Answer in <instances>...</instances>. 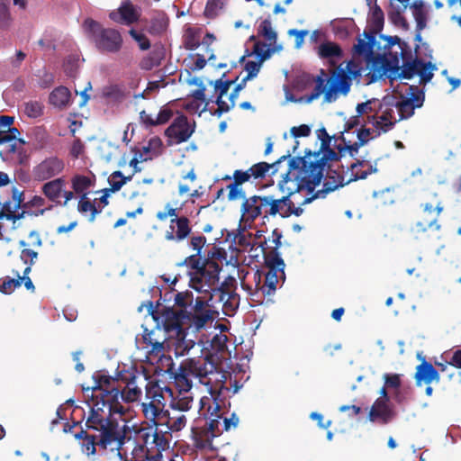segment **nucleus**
<instances>
[{
  "mask_svg": "<svg viewBox=\"0 0 461 461\" xmlns=\"http://www.w3.org/2000/svg\"><path fill=\"white\" fill-rule=\"evenodd\" d=\"M95 384L84 389L89 414L86 429L74 433L80 450L90 456H102L107 451H117L122 458L121 449L126 441V425H120L114 414L123 415L125 407L119 401L120 386L118 378L97 373L94 375Z\"/></svg>",
  "mask_w": 461,
  "mask_h": 461,
  "instance_id": "f257e3e1",
  "label": "nucleus"
},
{
  "mask_svg": "<svg viewBox=\"0 0 461 461\" xmlns=\"http://www.w3.org/2000/svg\"><path fill=\"white\" fill-rule=\"evenodd\" d=\"M189 237L188 244L195 253L186 257L177 266L186 267L190 287L201 289L203 283L209 285L220 279L222 262L227 260V251L223 248L212 246L203 255L206 237L203 234Z\"/></svg>",
  "mask_w": 461,
  "mask_h": 461,
  "instance_id": "f03ea898",
  "label": "nucleus"
},
{
  "mask_svg": "<svg viewBox=\"0 0 461 461\" xmlns=\"http://www.w3.org/2000/svg\"><path fill=\"white\" fill-rule=\"evenodd\" d=\"M331 137L321 139L319 150H305L304 156H297L289 159L288 166L301 173L304 183L317 186L321 184L323 174L330 170L334 162L339 161L348 154L343 142L335 144L337 151L330 148Z\"/></svg>",
  "mask_w": 461,
  "mask_h": 461,
  "instance_id": "7ed1b4c3",
  "label": "nucleus"
},
{
  "mask_svg": "<svg viewBox=\"0 0 461 461\" xmlns=\"http://www.w3.org/2000/svg\"><path fill=\"white\" fill-rule=\"evenodd\" d=\"M212 376L225 379L226 373L219 371L212 355L206 354L204 357L185 359L174 378L176 387L184 391H190L193 387V378L197 379L201 384L208 386L210 393L212 394Z\"/></svg>",
  "mask_w": 461,
  "mask_h": 461,
  "instance_id": "20e7f679",
  "label": "nucleus"
},
{
  "mask_svg": "<svg viewBox=\"0 0 461 461\" xmlns=\"http://www.w3.org/2000/svg\"><path fill=\"white\" fill-rule=\"evenodd\" d=\"M300 176L301 173L299 171L291 169V167H289L288 171L278 183L279 188L283 192H286V194L280 198H275L272 195L271 207H269L271 216L279 214L283 218H287L291 215L300 216L303 214L302 205H295L299 202L295 196L303 190L312 193L316 186L304 183Z\"/></svg>",
  "mask_w": 461,
  "mask_h": 461,
  "instance_id": "39448f33",
  "label": "nucleus"
},
{
  "mask_svg": "<svg viewBox=\"0 0 461 461\" xmlns=\"http://www.w3.org/2000/svg\"><path fill=\"white\" fill-rule=\"evenodd\" d=\"M95 49L104 54H116L123 46L122 33L114 28H104L100 23L87 18L83 24Z\"/></svg>",
  "mask_w": 461,
  "mask_h": 461,
  "instance_id": "423d86ee",
  "label": "nucleus"
},
{
  "mask_svg": "<svg viewBox=\"0 0 461 461\" xmlns=\"http://www.w3.org/2000/svg\"><path fill=\"white\" fill-rule=\"evenodd\" d=\"M272 168H275V164L262 161L252 165L247 170L236 169L233 171L232 176L225 175L222 180L231 181L226 186V190H228V200L238 201L244 199L246 192L243 188V185L247 182L263 180Z\"/></svg>",
  "mask_w": 461,
  "mask_h": 461,
  "instance_id": "0eeeda50",
  "label": "nucleus"
},
{
  "mask_svg": "<svg viewBox=\"0 0 461 461\" xmlns=\"http://www.w3.org/2000/svg\"><path fill=\"white\" fill-rule=\"evenodd\" d=\"M145 391V401L141 403L143 415L154 425H158L157 419L165 416L164 408L173 395V389L161 386L157 381H149L146 383Z\"/></svg>",
  "mask_w": 461,
  "mask_h": 461,
  "instance_id": "6e6552de",
  "label": "nucleus"
},
{
  "mask_svg": "<svg viewBox=\"0 0 461 461\" xmlns=\"http://www.w3.org/2000/svg\"><path fill=\"white\" fill-rule=\"evenodd\" d=\"M361 64L354 59L347 63L346 68H338L331 72L328 80L329 88L325 93V102L331 103L338 98V95H347L352 85V80L359 81L362 77Z\"/></svg>",
  "mask_w": 461,
  "mask_h": 461,
  "instance_id": "1a4fd4ad",
  "label": "nucleus"
},
{
  "mask_svg": "<svg viewBox=\"0 0 461 461\" xmlns=\"http://www.w3.org/2000/svg\"><path fill=\"white\" fill-rule=\"evenodd\" d=\"M159 425L140 428L137 431V441L148 461H159L162 451L169 447V431L158 430Z\"/></svg>",
  "mask_w": 461,
  "mask_h": 461,
  "instance_id": "9d476101",
  "label": "nucleus"
},
{
  "mask_svg": "<svg viewBox=\"0 0 461 461\" xmlns=\"http://www.w3.org/2000/svg\"><path fill=\"white\" fill-rule=\"evenodd\" d=\"M267 267L266 274L257 271L254 276L256 284V294L261 293L263 296L271 295L276 290L279 279L285 280V262L277 253L267 254L265 256Z\"/></svg>",
  "mask_w": 461,
  "mask_h": 461,
  "instance_id": "9b49d317",
  "label": "nucleus"
},
{
  "mask_svg": "<svg viewBox=\"0 0 461 461\" xmlns=\"http://www.w3.org/2000/svg\"><path fill=\"white\" fill-rule=\"evenodd\" d=\"M366 62L370 70L367 73L370 82H375L382 78L387 72L393 76L400 70L399 56L396 51L394 54L390 53V59L381 54H373L366 58Z\"/></svg>",
  "mask_w": 461,
  "mask_h": 461,
  "instance_id": "f8f14e48",
  "label": "nucleus"
},
{
  "mask_svg": "<svg viewBox=\"0 0 461 461\" xmlns=\"http://www.w3.org/2000/svg\"><path fill=\"white\" fill-rule=\"evenodd\" d=\"M420 207L422 208V211L420 212V219L415 225L411 228V233L416 239L429 229L435 230H438L440 229L438 218L443 211V205L440 201H436L435 203H424Z\"/></svg>",
  "mask_w": 461,
  "mask_h": 461,
  "instance_id": "ddd939ff",
  "label": "nucleus"
},
{
  "mask_svg": "<svg viewBox=\"0 0 461 461\" xmlns=\"http://www.w3.org/2000/svg\"><path fill=\"white\" fill-rule=\"evenodd\" d=\"M437 69L436 66L431 62H424L422 59L415 57L413 60L402 63L398 73L393 76L388 75L392 80L396 78L411 79L418 75L421 83H428L433 77V70Z\"/></svg>",
  "mask_w": 461,
  "mask_h": 461,
  "instance_id": "4468645a",
  "label": "nucleus"
},
{
  "mask_svg": "<svg viewBox=\"0 0 461 461\" xmlns=\"http://www.w3.org/2000/svg\"><path fill=\"white\" fill-rule=\"evenodd\" d=\"M194 122L191 124L185 114L178 113L164 131L167 145L171 147L187 141L194 132Z\"/></svg>",
  "mask_w": 461,
  "mask_h": 461,
  "instance_id": "2eb2a0df",
  "label": "nucleus"
},
{
  "mask_svg": "<svg viewBox=\"0 0 461 461\" xmlns=\"http://www.w3.org/2000/svg\"><path fill=\"white\" fill-rule=\"evenodd\" d=\"M272 195L245 196L240 207L242 217L246 221H254L258 217L267 218L270 215Z\"/></svg>",
  "mask_w": 461,
  "mask_h": 461,
  "instance_id": "dca6fc26",
  "label": "nucleus"
},
{
  "mask_svg": "<svg viewBox=\"0 0 461 461\" xmlns=\"http://www.w3.org/2000/svg\"><path fill=\"white\" fill-rule=\"evenodd\" d=\"M200 405L201 414L208 420L203 428L213 434L214 438L217 437L222 431L220 429V420L222 419L221 404L217 402L216 398L211 399L204 396L201 398Z\"/></svg>",
  "mask_w": 461,
  "mask_h": 461,
  "instance_id": "f3484780",
  "label": "nucleus"
},
{
  "mask_svg": "<svg viewBox=\"0 0 461 461\" xmlns=\"http://www.w3.org/2000/svg\"><path fill=\"white\" fill-rule=\"evenodd\" d=\"M64 168L63 159L57 156H50L35 165L32 175L35 181L47 182L59 176L64 171Z\"/></svg>",
  "mask_w": 461,
  "mask_h": 461,
  "instance_id": "a211bd4d",
  "label": "nucleus"
},
{
  "mask_svg": "<svg viewBox=\"0 0 461 461\" xmlns=\"http://www.w3.org/2000/svg\"><path fill=\"white\" fill-rule=\"evenodd\" d=\"M267 44L262 41H256L253 46V54H255L258 58V61H251L249 60L245 64V70L248 72V75L244 77L245 80H249L255 77L261 68V65L264 61L268 59L272 54L275 52V49L273 48H266Z\"/></svg>",
  "mask_w": 461,
  "mask_h": 461,
  "instance_id": "6ab92c4d",
  "label": "nucleus"
},
{
  "mask_svg": "<svg viewBox=\"0 0 461 461\" xmlns=\"http://www.w3.org/2000/svg\"><path fill=\"white\" fill-rule=\"evenodd\" d=\"M192 234L191 221L186 216L171 218L169 230L165 234V239L176 243L182 242Z\"/></svg>",
  "mask_w": 461,
  "mask_h": 461,
  "instance_id": "aec40b11",
  "label": "nucleus"
},
{
  "mask_svg": "<svg viewBox=\"0 0 461 461\" xmlns=\"http://www.w3.org/2000/svg\"><path fill=\"white\" fill-rule=\"evenodd\" d=\"M142 339L143 343L150 347V349L148 351L149 357L160 358L164 356V344L167 338L161 329L155 328L151 330L145 329L142 334Z\"/></svg>",
  "mask_w": 461,
  "mask_h": 461,
  "instance_id": "412c9836",
  "label": "nucleus"
},
{
  "mask_svg": "<svg viewBox=\"0 0 461 461\" xmlns=\"http://www.w3.org/2000/svg\"><path fill=\"white\" fill-rule=\"evenodd\" d=\"M395 416L396 411L391 402L375 400L370 408L368 420L374 423L385 425L391 422Z\"/></svg>",
  "mask_w": 461,
  "mask_h": 461,
  "instance_id": "4be33fe9",
  "label": "nucleus"
},
{
  "mask_svg": "<svg viewBox=\"0 0 461 461\" xmlns=\"http://www.w3.org/2000/svg\"><path fill=\"white\" fill-rule=\"evenodd\" d=\"M348 171L350 172V176L347 181L344 180L345 184L360 179H366L369 175L376 173V163L372 164L368 160L355 158V162L347 167V172Z\"/></svg>",
  "mask_w": 461,
  "mask_h": 461,
  "instance_id": "5701e85b",
  "label": "nucleus"
},
{
  "mask_svg": "<svg viewBox=\"0 0 461 461\" xmlns=\"http://www.w3.org/2000/svg\"><path fill=\"white\" fill-rule=\"evenodd\" d=\"M372 130L369 128H361L357 130V140L355 142H351V140H348L346 137L344 136V132H341L340 136L339 138H335V142L338 140H340L346 145L347 152L351 158H355L357 154L358 153V150L361 147L366 145L371 139L374 137H371Z\"/></svg>",
  "mask_w": 461,
  "mask_h": 461,
  "instance_id": "b1692460",
  "label": "nucleus"
},
{
  "mask_svg": "<svg viewBox=\"0 0 461 461\" xmlns=\"http://www.w3.org/2000/svg\"><path fill=\"white\" fill-rule=\"evenodd\" d=\"M344 185L345 183L343 176L339 174H337V177L328 176L323 184L322 189L310 193L312 194L311 196L305 197L303 201L297 202V203L300 205H304L312 203L315 199L324 198L329 193L333 192L334 190L340 186H343Z\"/></svg>",
  "mask_w": 461,
  "mask_h": 461,
  "instance_id": "393cba45",
  "label": "nucleus"
},
{
  "mask_svg": "<svg viewBox=\"0 0 461 461\" xmlns=\"http://www.w3.org/2000/svg\"><path fill=\"white\" fill-rule=\"evenodd\" d=\"M66 179L64 177H56L47 181L41 187V193L50 202L56 205L61 204L62 192L66 187Z\"/></svg>",
  "mask_w": 461,
  "mask_h": 461,
  "instance_id": "a878e982",
  "label": "nucleus"
},
{
  "mask_svg": "<svg viewBox=\"0 0 461 461\" xmlns=\"http://www.w3.org/2000/svg\"><path fill=\"white\" fill-rule=\"evenodd\" d=\"M109 18L120 24L131 25L139 21L140 14L131 4H122L109 14Z\"/></svg>",
  "mask_w": 461,
  "mask_h": 461,
  "instance_id": "bb28decb",
  "label": "nucleus"
},
{
  "mask_svg": "<svg viewBox=\"0 0 461 461\" xmlns=\"http://www.w3.org/2000/svg\"><path fill=\"white\" fill-rule=\"evenodd\" d=\"M174 116V111L167 105L160 108L156 118H153L145 110L140 113V122L146 128L156 127L167 123Z\"/></svg>",
  "mask_w": 461,
  "mask_h": 461,
  "instance_id": "cd10ccee",
  "label": "nucleus"
},
{
  "mask_svg": "<svg viewBox=\"0 0 461 461\" xmlns=\"http://www.w3.org/2000/svg\"><path fill=\"white\" fill-rule=\"evenodd\" d=\"M225 74L222 75L221 78H219L214 83L215 91L218 93V97L216 100V104L218 106L215 111V114L221 115L223 113L229 112L231 108L234 107V101L232 100V104H228L227 102L222 100V96L227 94L231 85H233L238 77L235 80H223Z\"/></svg>",
  "mask_w": 461,
  "mask_h": 461,
  "instance_id": "c85d7f7f",
  "label": "nucleus"
},
{
  "mask_svg": "<svg viewBox=\"0 0 461 461\" xmlns=\"http://www.w3.org/2000/svg\"><path fill=\"white\" fill-rule=\"evenodd\" d=\"M139 377L134 374H131L129 378H122L125 380L126 385L124 388H120L119 400L125 402H134L140 399L142 391L141 388L137 385V379Z\"/></svg>",
  "mask_w": 461,
  "mask_h": 461,
  "instance_id": "c756f323",
  "label": "nucleus"
},
{
  "mask_svg": "<svg viewBox=\"0 0 461 461\" xmlns=\"http://www.w3.org/2000/svg\"><path fill=\"white\" fill-rule=\"evenodd\" d=\"M424 96L422 94H412L411 97L398 102L396 107L399 112L400 120L408 119L413 115L415 108L422 106Z\"/></svg>",
  "mask_w": 461,
  "mask_h": 461,
  "instance_id": "7c9ffc66",
  "label": "nucleus"
},
{
  "mask_svg": "<svg viewBox=\"0 0 461 461\" xmlns=\"http://www.w3.org/2000/svg\"><path fill=\"white\" fill-rule=\"evenodd\" d=\"M375 33L369 32H364L365 39L357 38V43L353 47L354 55L363 57L365 59L374 54V45L375 43Z\"/></svg>",
  "mask_w": 461,
  "mask_h": 461,
  "instance_id": "2f4dec72",
  "label": "nucleus"
},
{
  "mask_svg": "<svg viewBox=\"0 0 461 461\" xmlns=\"http://www.w3.org/2000/svg\"><path fill=\"white\" fill-rule=\"evenodd\" d=\"M20 131L17 128L12 130L0 131V145H6L5 151L9 154L17 152V144L24 145L25 141L19 138Z\"/></svg>",
  "mask_w": 461,
  "mask_h": 461,
  "instance_id": "473e14b6",
  "label": "nucleus"
},
{
  "mask_svg": "<svg viewBox=\"0 0 461 461\" xmlns=\"http://www.w3.org/2000/svg\"><path fill=\"white\" fill-rule=\"evenodd\" d=\"M188 393L189 391H184L181 388H178L176 393L173 391V395L168 402L169 407L179 412L189 411L192 407L193 397Z\"/></svg>",
  "mask_w": 461,
  "mask_h": 461,
  "instance_id": "72a5a7b5",
  "label": "nucleus"
},
{
  "mask_svg": "<svg viewBox=\"0 0 461 461\" xmlns=\"http://www.w3.org/2000/svg\"><path fill=\"white\" fill-rule=\"evenodd\" d=\"M186 310L167 311L164 314V327L166 330H176V334L179 331H185L182 327L183 320L186 319Z\"/></svg>",
  "mask_w": 461,
  "mask_h": 461,
  "instance_id": "f704fd0d",
  "label": "nucleus"
},
{
  "mask_svg": "<svg viewBox=\"0 0 461 461\" xmlns=\"http://www.w3.org/2000/svg\"><path fill=\"white\" fill-rule=\"evenodd\" d=\"M166 414L163 418L157 419L158 425H166L169 431L177 432L183 429L187 422V419L183 413H170L168 411H165Z\"/></svg>",
  "mask_w": 461,
  "mask_h": 461,
  "instance_id": "c9c22d12",
  "label": "nucleus"
},
{
  "mask_svg": "<svg viewBox=\"0 0 461 461\" xmlns=\"http://www.w3.org/2000/svg\"><path fill=\"white\" fill-rule=\"evenodd\" d=\"M439 378L438 371L431 363L424 361L417 366L415 379L418 384L423 381L426 384H429L433 381L439 382Z\"/></svg>",
  "mask_w": 461,
  "mask_h": 461,
  "instance_id": "e433bc0d",
  "label": "nucleus"
},
{
  "mask_svg": "<svg viewBox=\"0 0 461 461\" xmlns=\"http://www.w3.org/2000/svg\"><path fill=\"white\" fill-rule=\"evenodd\" d=\"M186 332L179 331L176 337L170 342L174 354L176 357H183L194 347L193 339H186Z\"/></svg>",
  "mask_w": 461,
  "mask_h": 461,
  "instance_id": "4c0bfd02",
  "label": "nucleus"
},
{
  "mask_svg": "<svg viewBox=\"0 0 461 461\" xmlns=\"http://www.w3.org/2000/svg\"><path fill=\"white\" fill-rule=\"evenodd\" d=\"M316 52L321 59H340L343 56L341 47L333 41H325L316 48Z\"/></svg>",
  "mask_w": 461,
  "mask_h": 461,
  "instance_id": "58836bf2",
  "label": "nucleus"
},
{
  "mask_svg": "<svg viewBox=\"0 0 461 461\" xmlns=\"http://www.w3.org/2000/svg\"><path fill=\"white\" fill-rule=\"evenodd\" d=\"M258 35L263 37L267 42L266 48H273L276 50L281 49V47L276 48L275 45L277 41V33L272 27V23L269 18L264 19L258 27Z\"/></svg>",
  "mask_w": 461,
  "mask_h": 461,
  "instance_id": "ea45409f",
  "label": "nucleus"
},
{
  "mask_svg": "<svg viewBox=\"0 0 461 461\" xmlns=\"http://www.w3.org/2000/svg\"><path fill=\"white\" fill-rule=\"evenodd\" d=\"M219 283V279L213 283L212 285H206L202 284L201 289H194L195 291H206L210 292L213 298L215 297V294H222L225 292H231L235 289V279L231 276H229L227 279H225L220 286H217Z\"/></svg>",
  "mask_w": 461,
  "mask_h": 461,
  "instance_id": "a19ab883",
  "label": "nucleus"
},
{
  "mask_svg": "<svg viewBox=\"0 0 461 461\" xmlns=\"http://www.w3.org/2000/svg\"><path fill=\"white\" fill-rule=\"evenodd\" d=\"M371 118L375 120L373 125L379 131L377 135H380V131L387 132L392 130L396 122V121H393V111L392 109H386L378 118L375 116H372Z\"/></svg>",
  "mask_w": 461,
  "mask_h": 461,
  "instance_id": "79ce46f5",
  "label": "nucleus"
},
{
  "mask_svg": "<svg viewBox=\"0 0 461 461\" xmlns=\"http://www.w3.org/2000/svg\"><path fill=\"white\" fill-rule=\"evenodd\" d=\"M71 188L80 198L88 195L90 187L94 185L92 179L85 175H75L70 179Z\"/></svg>",
  "mask_w": 461,
  "mask_h": 461,
  "instance_id": "37998d69",
  "label": "nucleus"
},
{
  "mask_svg": "<svg viewBox=\"0 0 461 461\" xmlns=\"http://www.w3.org/2000/svg\"><path fill=\"white\" fill-rule=\"evenodd\" d=\"M213 438V434L207 431L203 427L192 429V438L196 448L204 449L209 447Z\"/></svg>",
  "mask_w": 461,
  "mask_h": 461,
  "instance_id": "c03bdc74",
  "label": "nucleus"
},
{
  "mask_svg": "<svg viewBox=\"0 0 461 461\" xmlns=\"http://www.w3.org/2000/svg\"><path fill=\"white\" fill-rule=\"evenodd\" d=\"M71 94L68 87L58 86L49 96L50 103L59 108L66 107L70 101Z\"/></svg>",
  "mask_w": 461,
  "mask_h": 461,
  "instance_id": "a18cd8bd",
  "label": "nucleus"
},
{
  "mask_svg": "<svg viewBox=\"0 0 461 461\" xmlns=\"http://www.w3.org/2000/svg\"><path fill=\"white\" fill-rule=\"evenodd\" d=\"M103 208H98L95 205V202H92L90 198H88V195H81L79 198L78 203H77V211L82 213L86 214V212H90V216L88 218V221L90 222H93L95 220V217L97 214L101 213Z\"/></svg>",
  "mask_w": 461,
  "mask_h": 461,
  "instance_id": "49530a36",
  "label": "nucleus"
},
{
  "mask_svg": "<svg viewBox=\"0 0 461 461\" xmlns=\"http://www.w3.org/2000/svg\"><path fill=\"white\" fill-rule=\"evenodd\" d=\"M186 319L194 327L199 330L203 329L209 321H212V311L188 312L186 311Z\"/></svg>",
  "mask_w": 461,
  "mask_h": 461,
  "instance_id": "de8ad7c7",
  "label": "nucleus"
},
{
  "mask_svg": "<svg viewBox=\"0 0 461 461\" xmlns=\"http://www.w3.org/2000/svg\"><path fill=\"white\" fill-rule=\"evenodd\" d=\"M183 43L188 50H196L201 45L200 30L188 27L183 36Z\"/></svg>",
  "mask_w": 461,
  "mask_h": 461,
  "instance_id": "09e8293b",
  "label": "nucleus"
},
{
  "mask_svg": "<svg viewBox=\"0 0 461 461\" xmlns=\"http://www.w3.org/2000/svg\"><path fill=\"white\" fill-rule=\"evenodd\" d=\"M315 86L312 92L310 95H306L301 98V100L304 101L306 104H310L312 101L318 99L321 94L325 95L328 88L326 85V80L322 77V76H317L314 79Z\"/></svg>",
  "mask_w": 461,
  "mask_h": 461,
  "instance_id": "8fccbe9b",
  "label": "nucleus"
},
{
  "mask_svg": "<svg viewBox=\"0 0 461 461\" xmlns=\"http://www.w3.org/2000/svg\"><path fill=\"white\" fill-rule=\"evenodd\" d=\"M23 193L20 192L16 188H13V202H5L1 212H5L6 214H17L16 211L21 207L23 201Z\"/></svg>",
  "mask_w": 461,
  "mask_h": 461,
  "instance_id": "3c124183",
  "label": "nucleus"
},
{
  "mask_svg": "<svg viewBox=\"0 0 461 461\" xmlns=\"http://www.w3.org/2000/svg\"><path fill=\"white\" fill-rule=\"evenodd\" d=\"M198 292L200 294H202V295L198 296L195 299V303L193 307L194 312L209 311L208 309H206V306L214 307L215 301L210 292H206V291H198Z\"/></svg>",
  "mask_w": 461,
  "mask_h": 461,
  "instance_id": "603ef678",
  "label": "nucleus"
},
{
  "mask_svg": "<svg viewBox=\"0 0 461 461\" xmlns=\"http://www.w3.org/2000/svg\"><path fill=\"white\" fill-rule=\"evenodd\" d=\"M16 278L5 277L0 280V292L9 294L14 291L15 288L22 285L24 276H21L18 272L15 273Z\"/></svg>",
  "mask_w": 461,
  "mask_h": 461,
  "instance_id": "864d4df0",
  "label": "nucleus"
},
{
  "mask_svg": "<svg viewBox=\"0 0 461 461\" xmlns=\"http://www.w3.org/2000/svg\"><path fill=\"white\" fill-rule=\"evenodd\" d=\"M384 21V13L382 9L375 5L370 18V32L375 34L378 33L383 29Z\"/></svg>",
  "mask_w": 461,
  "mask_h": 461,
  "instance_id": "5fc2aeb1",
  "label": "nucleus"
},
{
  "mask_svg": "<svg viewBox=\"0 0 461 461\" xmlns=\"http://www.w3.org/2000/svg\"><path fill=\"white\" fill-rule=\"evenodd\" d=\"M130 178L131 177L123 176L121 171H114L113 173L111 174V176L108 178L110 188L107 189L112 193H115L119 191Z\"/></svg>",
  "mask_w": 461,
  "mask_h": 461,
  "instance_id": "6e6d98bb",
  "label": "nucleus"
},
{
  "mask_svg": "<svg viewBox=\"0 0 461 461\" xmlns=\"http://www.w3.org/2000/svg\"><path fill=\"white\" fill-rule=\"evenodd\" d=\"M226 301H228L227 305H222V309L227 315H231L236 309L239 307L240 296L235 292V289L231 292H229V295L226 297Z\"/></svg>",
  "mask_w": 461,
  "mask_h": 461,
  "instance_id": "4d7b16f0",
  "label": "nucleus"
},
{
  "mask_svg": "<svg viewBox=\"0 0 461 461\" xmlns=\"http://www.w3.org/2000/svg\"><path fill=\"white\" fill-rule=\"evenodd\" d=\"M43 105L38 101H29L24 104V113L31 118H37L42 114Z\"/></svg>",
  "mask_w": 461,
  "mask_h": 461,
  "instance_id": "13d9d810",
  "label": "nucleus"
},
{
  "mask_svg": "<svg viewBox=\"0 0 461 461\" xmlns=\"http://www.w3.org/2000/svg\"><path fill=\"white\" fill-rule=\"evenodd\" d=\"M129 34L138 43L140 50H148L150 48V41L144 33L131 28Z\"/></svg>",
  "mask_w": 461,
  "mask_h": 461,
  "instance_id": "bf43d9fd",
  "label": "nucleus"
},
{
  "mask_svg": "<svg viewBox=\"0 0 461 461\" xmlns=\"http://www.w3.org/2000/svg\"><path fill=\"white\" fill-rule=\"evenodd\" d=\"M167 25L164 18L155 17L151 19L148 32L152 35H159L166 30Z\"/></svg>",
  "mask_w": 461,
  "mask_h": 461,
  "instance_id": "052dcab7",
  "label": "nucleus"
},
{
  "mask_svg": "<svg viewBox=\"0 0 461 461\" xmlns=\"http://www.w3.org/2000/svg\"><path fill=\"white\" fill-rule=\"evenodd\" d=\"M28 238L30 240V242L27 243L25 242L24 240H20L19 241V246L20 247H33V248H41L42 245H43V240L41 239V233L38 231V230H32L29 235H28Z\"/></svg>",
  "mask_w": 461,
  "mask_h": 461,
  "instance_id": "680f3d73",
  "label": "nucleus"
},
{
  "mask_svg": "<svg viewBox=\"0 0 461 461\" xmlns=\"http://www.w3.org/2000/svg\"><path fill=\"white\" fill-rule=\"evenodd\" d=\"M381 107V104L378 100L371 99L366 102L358 104L357 105V113L358 116L363 115L364 113H371L376 111L375 105Z\"/></svg>",
  "mask_w": 461,
  "mask_h": 461,
  "instance_id": "e2e57ef3",
  "label": "nucleus"
},
{
  "mask_svg": "<svg viewBox=\"0 0 461 461\" xmlns=\"http://www.w3.org/2000/svg\"><path fill=\"white\" fill-rule=\"evenodd\" d=\"M193 301V293L189 291L177 293L175 297L176 304L181 308H184V310H185L187 306H190Z\"/></svg>",
  "mask_w": 461,
  "mask_h": 461,
  "instance_id": "0e129e2a",
  "label": "nucleus"
},
{
  "mask_svg": "<svg viewBox=\"0 0 461 461\" xmlns=\"http://www.w3.org/2000/svg\"><path fill=\"white\" fill-rule=\"evenodd\" d=\"M225 0H208L206 3L204 14L208 17H213L217 14L218 10L224 5Z\"/></svg>",
  "mask_w": 461,
  "mask_h": 461,
  "instance_id": "69168bd1",
  "label": "nucleus"
},
{
  "mask_svg": "<svg viewBox=\"0 0 461 461\" xmlns=\"http://www.w3.org/2000/svg\"><path fill=\"white\" fill-rule=\"evenodd\" d=\"M388 15H389L390 21L395 26L401 27L403 30L409 29V23H408L407 20L405 19V17L403 15H402L400 11H398V10L392 11L389 13Z\"/></svg>",
  "mask_w": 461,
  "mask_h": 461,
  "instance_id": "338daca9",
  "label": "nucleus"
},
{
  "mask_svg": "<svg viewBox=\"0 0 461 461\" xmlns=\"http://www.w3.org/2000/svg\"><path fill=\"white\" fill-rule=\"evenodd\" d=\"M20 258L25 265H34L35 259L38 258V252L27 247H23Z\"/></svg>",
  "mask_w": 461,
  "mask_h": 461,
  "instance_id": "774afa93",
  "label": "nucleus"
}]
</instances>
